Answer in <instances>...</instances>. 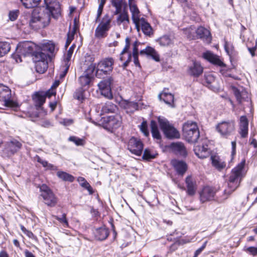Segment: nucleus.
Instances as JSON below:
<instances>
[{
    "instance_id": "1",
    "label": "nucleus",
    "mask_w": 257,
    "mask_h": 257,
    "mask_svg": "<svg viewBox=\"0 0 257 257\" xmlns=\"http://www.w3.org/2000/svg\"><path fill=\"white\" fill-rule=\"evenodd\" d=\"M46 8L35 9L32 13L29 24L30 27L36 31L47 27L50 23L51 16L57 19L60 15V7L57 2L47 4Z\"/></svg>"
},
{
    "instance_id": "2",
    "label": "nucleus",
    "mask_w": 257,
    "mask_h": 257,
    "mask_svg": "<svg viewBox=\"0 0 257 257\" xmlns=\"http://www.w3.org/2000/svg\"><path fill=\"white\" fill-rule=\"evenodd\" d=\"M183 136L189 143H195L200 137V132L197 123L188 121L183 125Z\"/></svg>"
},
{
    "instance_id": "3",
    "label": "nucleus",
    "mask_w": 257,
    "mask_h": 257,
    "mask_svg": "<svg viewBox=\"0 0 257 257\" xmlns=\"http://www.w3.org/2000/svg\"><path fill=\"white\" fill-rule=\"evenodd\" d=\"M158 120L160 127L166 138L170 139L180 138L179 132L166 118L159 116Z\"/></svg>"
},
{
    "instance_id": "4",
    "label": "nucleus",
    "mask_w": 257,
    "mask_h": 257,
    "mask_svg": "<svg viewBox=\"0 0 257 257\" xmlns=\"http://www.w3.org/2000/svg\"><path fill=\"white\" fill-rule=\"evenodd\" d=\"M112 16L105 14L102 18L99 24L95 31V37L101 39L106 37L107 32L111 27Z\"/></svg>"
},
{
    "instance_id": "5",
    "label": "nucleus",
    "mask_w": 257,
    "mask_h": 257,
    "mask_svg": "<svg viewBox=\"0 0 257 257\" xmlns=\"http://www.w3.org/2000/svg\"><path fill=\"white\" fill-rule=\"evenodd\" d=\"M11 90L7 86L0 84V101H4L5 106L15 109L19 107L17 102L11 99Z\"/></svg>"
},
{
    "instance_id": "6",
    "label": "nucleus",
    "mask_w": 257,
    "mask_h": 257,
    "mask_svg": "<svg viewBox=\"0 0 257 257\" xmlns=\"http://www.w3.org/2000/svg\"><path fill=\"white\" fill-rule=\"evenodd\" d=\"M219 190V187L210 186H204L199 192L200 200L201 202L204 203L213 200H215L218 202L217 199L220 198V197H215V194Z\"/></svg>"
},
{
    "instance_id": "7",
    "label": "nucleus",
    "mask_w": 257,
    "mask_h": 257,
    "mask_svg": "<svg viewBox=\"0 0 257 257\" xmlns=\"http://www.w3.org/2000/svg\"><path fill=\"white\" fill-rule=\"evenodd\" d=\"M215 128L222 137L227 138L234 131L235 122L232 120L222 121L216 125Z\"/></svg>"
},
{
    "instance_id": "8",
    "label": "nucleus",
    "mask_w": 257,
    "mask_h": 257,
    "mask_svg": "<svg viewBox=\"0 0 257 257\" xmlns=\"http://www.w3.org/2000/svg\"><path fill=\"white\" fill-rule=\"evenodd\" d=\"M41 196L43 198L44 202L48 206H54L56 203V198L52 190L46 185L40 186Z\"/></svg>"
},
{
    "instance_id": "9",
    "label": "nucleus",
    "mask_w": 257,
    "mask_h": 257,
    "mask_svg": "<svg viewBox=\"0 0 257 257\" xmlns=\"http://www.w3.org/2000/svg\"><path fill=\"white\" fill-rule=\"evenodd\" d=\"M241 179L239 178H229L227 182V188L220 198L217 199L218 202H222L228 198L229 196L238 187Z\"/></svg>"
},
{
    "instance_id": "10",
    "label": "nucleus",
    "mask_w": 257,
    "mask_h": 257,
    "mask_svg": "<svg viewBox=\"0 0 257 257\" xmlns=\"http://www.w3.org/2000/svg\"><path fill=\"white\" fill-rule=\"evenodd\" d=\"M103 120L104 128L111 132L119 127L121 124V117L118 114L103 117Z\"/></svg>"
},
{
    "instance_id": "11",
    "label": "nucleus",
    "mask_w": 257,
    "mask_h": 257,
    "mask_svg": "<svg viewBox=\"0 0 257 257\" xmlns=\"http://www.w3.org/2000/svg\"><path fill=\"white\" fill-rule=\"evenodd\" d=\"M113 82V78L110 76L101 81L98 84V86L101 90V94L107 98L111 99L113 97L111 86Z\"/></svg>"
},
{
    "instance_id": "12",
    "label": "nucleus",
    "mask_w": 257,
    "mask_h": 257,
    "mask_svg": "<svg viewBox=\"0 0 257 257\" xmlns=\"http://www.w3.org/2000/svg\"><path fill=\"white\" fill-rule=\"evenodd\" d=\"M208 141L206 139H202L199 144L194 148L195 155L199 158L204 159L210 155V150L208 148Z\"/></svg>"
},
{
    "instance_id": "13",
    "label": "nucleus",
    "mask_w": 257,
    "mask_h": 257,
    "mask_svg": "<svg viewBox=\"0 0 257 257\" xmlns=\"http://www.w3.org/2000/svg\"><path fill=\"white\" fill-rule=\"evenodd\" d=\"M113 63L114 61L112 58H107L101 61L98 64L96 76L98 77L101 73L107 74L108 72H111L113 69Z\"/></svg>"
},
{
    "instance_id": "14",
    "label": "nucleus",
    "mask_w": 257,
    "mask_h": 257,
    "mask_svg": "<svg viewBox=\"0 0 257 257\" xmlns=\"http://www.w3.org/2000/svg\"><path fill=\"white\" fill-rule=\"evenodd\" d=\"M127 149L132 154L140 156L142 154L143 144L140 139L132 137L128 141Z\"/></svg>"
},
{
    "instance_id": "15",
    "label": "nucleus",
    "mask_w": 257,
    "mask_h": 257,
    "mask_svg": "<svg viewBox=\"0 0 257 257\" xmlns=\"http://www.w3.org/2000/svg\"><path fill=\"white\" fill-rule=\"evenodd\" d=\"M95 66L93 64L89 65L83 74L79 78V81L81 86H89L92 79Z\"/></svg>"
},
{
    "instance_id": "16",
    "label": "nucleus",
    "mask_w": 257,
    "mask_h": 257,
    "mask_svg": "<svg viewBox=\"0 0 257 257\" xmlns=\"http://www.w3.org/2000/svg\"><path fill=\"white\" fill-rule=\"evenodd\" d=\"M125 45L121 52L119 59L121 61H124L122 66L124 68L127 67L132 60V54L129 51L130 47V39L127 37L125 40Z\"/></svg>"
},
{
    "instance_id": "17",
    "label": "nucleus",
    "mask_w": 257,
    "mask_h": 257,
    "mask_svg": "<svg viewBox=\"0 0 257 257\" xmlns=\"http://www.w3.org/2000/svg\"><path fill=\"white\" fill-rule=\"evenodd\" d=\"M36 46L34 44L31 43L30 42H24L20 43L18 46V51L21 55L24 56H27L29 55H32L35 52L34 48Z\"/></svg>"
},
{
    "instance_id": "18",
    "label": "nucleus",
    "mask_w": 257,
    "mask_h": 257,
    "mask_svg": "<svg viewBox=\"0 0 257 257\" xmlns=\"http://www.w3.org/2000/svg\"><path fill=\"white\" fill-rule=\"evenodd\" d=\"M232 89L237 101L239 104H241L244 102H249L250 101L249 95L246 90L242 89L241 91H240L235 86L232 87Z\"/></svg>"
},
{
    "instance_id": "19",
    "label": "nucleus",
    "mask_w": 257,
    "mask_h": 257,
    "mask_svg": "<svg viewBox=\"0 0 257 257\" xmlns=\"http://www.w3.org/2000/svg\"><path fill=\"white\" fill-rule=\"evenodd\" d=\"M22 147V144L17 140H13L7 143L4 149V152L8 156L13 155L17 152Z\"/></svg>"
},
{
    "instance_id": "20",
    "label": "nucleus",
    "mask_w": 257,
    "mask_h": 257,
    "mask_svg": "<svg viewBox=\"0 0 257 257\" xmlns=\"http://www.w3.org/2000/svg\"><path fill=\"white\" fill-rule=\"evenodd\" d=\"M172 151L176 155L185 157L187 155L186 149L181 142L173 143L170 145Z\"/></svg>"
},
{
    "instance_id": "21",
    "label": "nucleus",
    "mask_w": 257,
    "mask_h": 257,
    "mask_svg": "<svg viewBox=\"0 0 257 257\" xmlns=\"http://www.w3.org/2000/svg\"><path fill=\"white\" fill-rule=\"evenodd\" d=\"M203 57L215 65L220 67H224L225 66L217 55L214 54L210 51L204 53L203 54Z\"/></svg>"
},
{
    "instance_id": "22",
    "label": "nucleus",
    "mask_w": 257,
    "mask_h": 257,
    "mask_svg": "<svg viewBox=\"0 0 257 257\" xmlns=\"http://www.w3.org/2000/svg\"><path fill=\"white\" fill-rule=\"evenodd\" d=\"M203 71V68L198 62L193 61L192 65L188 68V73L194 77H197L199 76Z\"/></svg>"
},
{
    "instance_id": "23",
    "label": "nucleus",
    "mask_w": 257,
    "mask_h": 257,
    "mask_svg": "<svg viewBox=\"0 0 257 257\" xmlns=\"http://www.w3.org/2000/svg\"><path fill=\"white\" fill-rule=\"evenodd\" d=\"M32 59L34 63L50 60L49 54L41 51L38 48L32 54Z\"/></svg>"
},
{
    "instance_id": "24",
    "label": "nucleus",
    "mask_w": 257,
    "mask_h": 257,
    "mask_svg": "<svg viewBox=\"0 0 257 257\" xmlns=\"http://www.w3.org/2000/svg\"><path fill=\"white\" fill-rule=\"evenodd\" d=\"M187 193L190 196L194 195L197 189V184L195 178H186Z\"/></svg>"
},
{
    "instance_id": "25",
    "label": "nucleus",
    "mask_w": 257,
    "mask_h": 257,
    "mask_svg": "<svg viewBox=\"0 0 257 257\" xmlns=\"http://www.w3.org/2000/svg\"><path fill=\"white\" fill-rule=\"evenodd\" d=\"M205 83L206 86L211 90L215 91L218 88V85L215 77L212 74H207L204 75Z\"/></svg>"
},
{
    "instance_id": "26",
    "label": "nucleus",
    "mask_w": 257,
    "mask_h": 257,
    "mask_svg": "<svg viewBox=\"0 0 257 257\" xmlns=\"http://www.w3.org/2000/svg\"><path fill=\"white\" fill-rule=\"evenodd\" d=\"M224 47L226 52L229 56L230 62L232 64L233 63H235L237 61V53L234 51L232 44L225 41Z\"/></svg>"
},
{
    "instance_id": "27",
    "label": "nucleus",
    "mask_w": 257,
    "mask_h": 257,
    "mask_svg": "<svg viewBox=\"0 0 257 257\" xmlns=\"http://www.w3.org/2000/svg\"><path fill=\"white\" fill-rule=\"evenodd\" d=\"M197 35L200 39L210 43L211 40V36L210 31L203 27H199L196 31Z\"/></svg>"
},
{
    "instance_id": "28",
    "label": "nucleus",
    "mask_w": 257,
    "mask_h": 257,
    "mask_svg": "<svg viewBox=\"0 0 257 257\" xmlns=\"http://www.w3.org/2000/svg\"><path fill=\"white\" fill-rule=\"evenodd\" d=\"M172 163L178 175L183 176L187 169L186 163L184 161L178 160L174 161Z\"/></svg>"
},
{
    "instance_id": "29",
    "label": "nucleus",
    "mask_w": 257,
    "mask_h": 257,
    "mask_svg": "<svg viewBox=\"0 0 257 257\" xmlns=\"http://www.w3.org/2000/svg\"><path fill=\"white\" fill-rule=\"evenodd\" d=\"M117 15L116 21L118 25L123 24L125 26L127 25L130 23L128 14L125 8H124L123 11H121Z\"/></svg>"
},
{
    "instance_id": "30",
    "label": "nucleus",
    "mask_w": 257,
    "mask_h": 257,
    "mask_svg": "<svg viewBox=\"0 0 257 257\" xmlns=\"http://www.w3.org/2000/svg\"><path fill=\"white\" fill-rule=\"evenodd\" d=\"M245 160H242L235 168H234L232 172L234 177H242L245 175L246 171L245 168Z\"/></svg>"
},
{
    "instance_id": "31",
    "label": "nucleus",
    "mask_w": 257,
    "mask_h": 257,
    "mask_svg": "<svg viewBox=\"0 0 257 257\" xmlns=\"http://www.w3.org/2000/svg\"><path fill=\"white\" fill-rule=\"evenodd\" d=\"M141 27L143 33L147 36L151 37L153 34V30L150 24L144 18L141 20Z\"/></svg>"
},
{
    "instance_id": "32",
    "label": "nucleus",
    "mask_w": 257,
    "mask_h": 257,
    "mask_svg": "<svg viewBox=\"0 0 257 257\" xmlns=\"http://www.w3.org/2000/svg\"><path fill=\"white\" fill-rule=\"evenodd\" d=\"M159 98L160 100H163L166 104L173 106L174 95L170 93L166 92L165 89L159 95Z\"/></svg>"
},
{
    "instance_id": "33",
    "label": "nucleus",
    "mask_w": 257,
    "mask_h": 257,
    "mask_svg": "<svg viewBox=\"0 0 257 257\" xmlns=\"http://www.w3.org/2000/svg\"><path fill=\"white\" fill-rule=\"evenodd\" d=\"M212 166L219 171H221L226 167V163L218 156H212L210 158Z\"/></svg>"
},
{
    "instance_id": "34",
    "label": "nucleus",
    "mask_w": 257,
    "mask_h": 257,
    "mask_svg": "<svg viewBox=\"0 0 257 257\" xmlns=\"http://www.w3.org/2000/svg\"><path fill=\"white\" fill-rule=\"evenodd\" d=\"M109 235L108 229L105 227H101L96 229L95 232V236L98 240H103L105 239Z\"/></svg>"
},
{
    "instance_id": "35",
    "label": "nucleus",
    "mask_w": 257,
    "mask_h": 257,
    "mask_svg": "<svg viewBox=\"0 0 257 257\" xmlns=\"http://www.w3.org/2000/svg\"><path fill=\"white\" fill-rule=\"evenodd\" d=\"M35 105L36 107H40L45 102V97L43 94V91L36 92L33 97Z\"/></svg>"
},
{
    "instance_id": "36",
    "label": "nucleus",
    "mask_w": 257,
    "mask_h": 257,
    "mask_svg": "<svg viewBox=\"0 0 257 257\" xmlns=\"http://www.w3.org/2000/svg\"><path fill=\"white\" fill-rule=\"evenodd\" d=\"M150 127L153 138L157 141H160L161 140V135L156 121L153 120H151Z\"/></svg>"
},
{
    "instance_id": "37",
    "label": "nucleus",
    "mask_w": 257,
    "mask_h": 257,
    "mask_svg": "<svg viewBox=\"0 0 257 257\" xmlns=\"http://www.w3.org/2000/svg\"><path fill=\"white\" fill-rule=\"evenodd\" d=\"M130 9L132 13V18L133 23L137 25L138 21H141V18H140V11L136 5H131L130 6Z\"/></svg>"
},
{
    "instance_id": "38",
    "label": "nucleus",
    "mask_w": 257,
    "mask_h": 257,
    "mask_svg": "<svg viewBox=\"0 0 257 257\" xmlns=\"http://www.w3.org/2000/svg\"><path fill=\"white\" fill-rule=\"evenodd\" d=\"M141 55L146 54L152 57V58L156 61H159L160 58L159 55L157 54L156 52L153 48L151 47H147L146 49L142 50L140 51Z\"/></svg>"
},
{
    "instance_id": "39",
    "label": "nucleus",
    "mask_w": 257,
    "mask_h": 257,
    "mask_svg": "<svg viewBox=\"0 0 257 257\" xmlns=\"http://www.w3.org/2000/svg\"><path fill=\"white\" fill-rule=\"evenodd\" d=\"M112 6L115 8V11L113 13V15H118L121 11L122 7L124 8L126 6V3L123 0H111Z\"/></svg>"
},
{
    "instance_id": "40",
    "label": "nucleus",
    "mask_w": 257,
    "mask_h": 257,
    "mask_svg": "<svg viewBox=\"0 0 257 257\" xmlns=\"http://www.w3.org/2000/svg\"><path fill=\"white\" fill-rule=\"evenodd\" d=\"M117 109V106L112 102H106L101 108L102 113H113Z\"/></svg>"
},
{
    "instance_id": "41",
    "label": "nucleus",
    "mask_w": 257,
    "mask_h": 257,
    "mask_svg": "<svg viewBox=\"0 0 257 257\" xmlns=\"http://www.w3.org/2000/svg\"><path fill=\"white\" fill-rule=\"evenodd\" d=\"M59 84V80H56L49 89L45 92L43 91V94L45 96V98L46 97L50 98L52 96H55L56 94V89Z\"/></svg>"
},
{
    "instance_id": "42",
    "label": "nucleus",
    "mask_w": 257,
    "mask_h": 257,
    "mask_svg": "<svg viewBox=\"0 0 257 257\" xmlns=\"http://www.w3.org/2000/svg\"><path fill=\"white\" fill-rule=\"evenodd\" d=\"M48 61H44L35 63L36 71L41 74L45 73L48 67Z\"/></svg>"
},
{
    "instance_id": "43",
    "label": "nucleus",
    "mask_w": 257,
    "mask_h": 257,
    "mask_svg": "<svg viewBox=\"0 0 257 257\" xmlns=\"http://www.w3.org/2000/svg\"><path fill=\"white\" fill-rule=\"evenodd\" d=\"M157 155L158 154L156 151L149 149H146L144 152L143 159L147 161H150L155 158Z\"/></svg>"
},
{
    "instance_id": "44",
    "label": "nucleus",
    "mask_w": 257,
    "mask_h": 257,
    "mask_svg": "<svg viewBox=\"0 0 257 257\" xmlns=\"http://www.w3.org/2000/svg\"><path fill=\"white\" fill-rule=\"evenodd\" d=\"M11 50L10 44L6 42H0V57L7 54Z\"/></svg>"
},
{
    "instance_id": "45",
    "label": "nucleus",
    "mask_w": 257,
    "mask_h": 257,
    "mask_svg": "<svg viewBox=\"0 0 257 257\" xmlns=\"http://www.w3.org/2000/svg\"><path fill=\"white\" fill-rule=\"evenodd\" d=\"M21 1L26 8L30 9L37 7L41 0H21Z\"/></svg>"
},
{
    "instance_id": "46",
    "label": "nucleus",
    "mask_w": 257,
    "mask_h": 257,
    "mask_svg": "<svg viewBox=\"0 0 257 257\" xmlns=\"http://www.w3.org/2000/svg\"><path fill=\"white\" fill-rule=\"evenodd\" d=\"M38 49L49 54V53H52L54 52L55 45L52 43H47L43 44L42 46Z\"/></svg>"
},
{
    "instance_id": "47",
    "label": "nucleus",
    "mask_w": 257,
    "mask_h": 257,
    "mask_svg": "<svg viewBox=\"0 0 257 257\" xmlns=\"http://www.w3.org/2000/svg\"><path fill=\"white\" fill-rule=\"evenodd\" d=\"M78 181L80 185L84 189H86L90 195L92 194L94 192L93 189L89 183L86 181L84 178H78Z\"/></svg>"
},
{
    "instance_id": "48",
    "label": "nucleus",
    "mask_w": 257,
    "mask_h": 257,
    "mask_svg": "<svg viewBox=\"0 0 257 257\" xmlns=\"http://www.w3.org/2000/svg\"><path fill=\"white\" fill-rule=\"evenodd\" d=\"M150 195L152 196V197L148 198V200H146L145 198L144 199L150 206L153 207L155 206V204H157L159 203V200L154 191H151L150 193Z\"/></svg>"
},
{
    "instance_id": "49",
    "label": "nucleus",
    "mask_w": 257,
    "mask_h": 257,
    "mask_svg": "<svg viewBox=\"0 0 257 257\" xmlns=\"http://www.w3.org/2000/svg\"><path fill=\"white\" fill-rule=\"evenodd\" d=\"M35 160L39 162V163L41 164L42 166L46 168L47 169L49 170H55L56 169V167L53 166V165L51 164H49L46 161L42 159L39 156H36L35 157Z\"/></svg>"
},
{
    "instance_id": "50",
    "label": "nucleus",
    "mask_w": 257,
    "mask_h": 257,
    "mask_svg": "<svg viewBox=\"0 0 257 257\" xmlns=\"http://www.w3.org/2000/svg\"><path fill=\"white\" fill-rule=\"evenodd\" d=\"M157 41L160 45L163 46H168L171 43V40L169 36L164 35L160 38Z\"/></svg>"
},
{
    "instance_id": "51",
    "label": "nucleus",
    "mask_w": 257,
    "mask_h": 257,
    "mask_svg": "<svg viewBox=\"0 0 257 257\" xmlns=\"http://www.w3.org/2000/svg\"><path fill=\"white\" fill-rule=\"evenodd\" d=\"M68 141L74 143L77 146H82L84 145V140L75 136H71L68 138Z\"/></svg>"
},
{
    "instance_id": "52",
    "label": "nucleus",
    "mask_w": 257,
    "mask_h": 257,
    "mask_svg": "<svg viewBox=\"0 0 257 257\" xmlns=\"http://www.w3.org/2000/svg\"><path fill=\"white\" fill-rule=\"evenodd\" d=\"M84 91L81 88L77 90L74 94V97L75 99L80 102H82L85 99V96L84 95Z\"/></svg>"
},
{
    "instance_id": "53",
    "label": "nucleus",
    "mask_w": 257,
    "mask_h": 257,
    "mask_svg": "<svg viewBox=\"0 0 257 257\" xmlns=\"http://www.w3.org/2000/svg\"><path fill=\"white\" fill-rule=\"evenodd\" d=\"M139 127L141 131L146 137H148L149 136V131L148 128V124L146 121H143Z\"/></svg>"
},
{
    "instance_id": "54",
    "label": "nucleus",
    "mask_w": 257,
    "mask_h": 257,
    "mask_svg": "<svg viewBox=\"0 0 257 257\" xmlns=\"http://www.w3.org/2000/svg\"><path fill=\"white\" fill-rule=\"evenodd\" d=\"M106 0H101V2L99 5L98 8L97 10V16L95 19V22H97L99 20L100 17L102 14L103 8L105 3Z\"/></svg>"
},
{
    "instance_id": "55",
    "label": "nucleus",
    "mask_w": 257,
    "mask_h": 257,
    "mask_svg": "<svg viewBox=\"0 0 257 257\" xmlns=\"http://www.w3.org/2000/svg\"><path fill=\"white\" fill-rule=\"evenodd\" d=\"M75 31L76 29L75 27H74L73 29V30L71 32L69 31L68 33L67 41L65 44V48L67 47L68 45H69L70 44L72 40L73 39Z\"/></svg>"
},
{
    "instance_id": "56",
    "label": "nucleus",
    "mask_w": 257,
    "mask_h": 257,
    "mask_svg": "<svg viewBox=\"0 0 257 257\" xmlns=\"http://www.w3.org/2000/svg\"><path fill=\"white\" fill-rule=\"evenodd\" d=\"M19 12L18 10L12 11L9 12V20L12 21H15L18 17Z\"/></svg>"
},
{
    "instance_id": "57",
    "label": "nucleus",
    "mask_w": 257,
    "mask_h": 257,
    "mask_svg": "<svg viewBox=\"0 0 257 257\" xmlns=\"http://www.w3.org/2000/svg\"><path fill=\"white\" fill-rule=\"evenodd\" d=\"M248 120L245 115L241 116L240 117L239 127H248Z\"/></svg>"
},
{
    "instance_id": "58",
    "label": "nucleus",
    "mask_w": 257,
    "mask_h": 257,
    "mask_svg": "<svg viewBox=\"0 0 257 257\" xmlns=\"http://www.w3.org/2000/svg\"><path fill=\"white\" fill-rule=\"evenodd\" d=\"M138 103L135 102H130L127 103L126 108L131 109V111H134L138 109Z\"/></svg>"
},
{
    "instance_id": "59",
    "label": "nucleus",
    "mask_w": 257,
    "mask_h": 257,
    "mask_svg": "<svg viewBox=\"0 0 257 257\" xmlns=\"http://www.w3.org/2000/svg\"><path fill=\"white\" fill-rule=\"evenodd\" d=\"M249 254L253 256L257 255V247L250 246L244 249Z\"/></svg>"
},
{
    "instance_id": "60",
    "label": "nucleus",
    "mask_w": 257,
    "mask_h": 257,
    "mask_svg": "<svg viewBox=\"0 0 257 257\" xmlns=\"http://www.w3.org/2000/svg\"><path fill=\"white\" fill-rule=\"evenodd\" d=\"M239 133L241 138H245L247 137L248 135V127H239Z\"/></svg>"
},
{
    "instance_id": "61",
    "label": "nucleus",
    "mask_w": 257,
    "mask_h": 257,
    "mask_svg": "<svg viewBox=\"0 0 257 257\" xmlns=\"http://www.w3.org/2000/svg\"><path fill=\"white\" fill-rule=\"evenodd\" d=\"M75 47V45L74 44H73L69 49L67 54V58L66 60L67 61H69L72 55V54L73 53V51L74 50V48Z\"/></svg>"
},
{
    "instance_id": "62",
    "label": "nucleus",
    "mask_w": 257,
    "mask_h": 257,
    "mask_svg": "<svg viewBox=\"0 0 257 257\" xmlns=\"http://www.w3.org/2000/svg\"><path fill=\"white\" fill-rule=\"evenodd\" d=\"M138 42L137 41H135L133 43V56L134 55H139V51H138Z\"/></svg>"
},
{
    "instance_id": "63",
    "label": "nucleus",
    "mask_w": 257,
    "mask_h": 257,
    "mask_svg": "<svg viewBox=\"0 0 257 257\" xmlns=\"http://www.w3.org/2000/svg\"><path fill=\"white\" fill-rule=\"evenodd\" d=\"M257 49V43L255 44V46L253 47H247V49L249 53H250L252 57H254L255 56V51Z\"/></svg>"
},
{
    "instance_id": "64",
    "label": "nucleus",
    "mask_w": 257,
    "mask_h": 257,
    "mask_svg": "<svg viewBox=\"0 0 257 257\" xmlns=\"http://www.w3.org/2000/svg\"><path fill=\"white\" fill-rule=\"evenodd\" d=\"M250 144L253 146L254 148L257 147V141L253 137H251L249 139Z\"/></svg>"
}]
</instances>
